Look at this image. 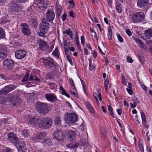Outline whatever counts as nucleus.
<instances>
[{
	"instance_id": "1",
	"label": "nucleus",
	"mask_w": 152,
	"mask_h": 152,
	"mask_svg": "<svg viewBox=\"0 0 152 152\" xmlns=\"http://www.w3.org/2000/svg\"><path fill=\"white\" fill-rule=\"evenodd\" d=\"M50 26L48 22L45 19L42 20L39 26V32H38L39 36L45 38V34L48 31Z\"/></svg>"
},
{
	"instance_id": "2",
	"label": "nucleus",
	"mask_w": 152,
	"mask_h": 152,
	"mask_svg": "<svg viewBox=\"0 0 152 152\" xmlns=\"http://www.w3.org/2000/svg\"><path fill=\"white\" fill-rule=\"evenodd\" d=\"M36 110L39 113L45 114L50 110V107L48 106L46 103L38 102L35 105Z\"/></svg>"
},
{
	"instance_id": "3",
	"label": "nucleus",
	"mask_w": 152,
	"mask_h": 152,
	"mask_svg": "<svg viewBox=\"0 0 152 152\" xmlns=\"http://www.w3.org/2000/svg\"><path fill=\"white\" fill-rule=\"evenodd\" d=\"M53 123V121L51 118L48 117H44L41 118L39 126L40 128L46 129L51 126Z\"/></svg>"
},
{
	"instance_id": "4",
	"label": "nucleus",
	"mask_w": 152,
	"mask_h": 152,
	"mask_svg": "<svg viewBox=\"0 0 152 152\" xmlns=\"http://www.w3.org/2000/svg\"><path fill=\"white\" fill-rule=\"evenodd\" d=\"M77 115L74 113L65 114L64 117L65 122L68 124L75 123L77 121Z\"/></svg>"
},
{
	"instance_id": "5",
	"label": "nucleus",
	"mask_w": 152,
	"mask_h": 152,
	"mask_svg": "<svg viewBox=\"0 0 152 152\" xmlns=\"http://www.w3.org/2000/svg\"><path fill=\"white\" fill-rule=\"evenodd\" d=\"M131 18L134 23L141 22L144 19L145 15L142 12H134L131 15Z\"/></svg>"
},
{
	"instance_id": "6",
	"label": "nucleus",
	"mask_w": 152,
	"mask_h": 152,
	"mask_svg": "<svg viewBox=\"0 0 152 152\" xmlns=\"http://www.w3.org/2000/svg\"><path fill=\"white\" fill-rule=\"evenodd\" d=\"M9 141L15 145L19 144V140L16 135L12 132L9 133L7 135Z\"/></svg>"
},
{
	"instance_id": "7",
	"label": "nucleus",
	"mask_w": 152,
	"mask_h": 152,
	"mask_svg": "<svg viewBox=\"0 0 152 152\" xmlns=\"http://www.w3.org/2000/svg\"><path fill=\"white\" fill-rule=\"evenodd\" d=\"M15 88V86L13 85H9L5 86L0 91V96L6 94L14 89Z\"/></svg>"
},
{
	"instance_id": "8",
	"label": "nucleus",
	"mask_w": 152,
	"mask_h": 152,
	"mask_svg": "<svg viewBox=\"0 0 152 152\" xmlns=\"http://www.w3.org/2000/svg\"><path fill=\"white\" fill-rule=\"evenodd\" d=\"M20 26L21 31L24 35L27 36L30 35L31 33V30L27 24L25 23H22Z\"/></svg>"
},
{
	"instance_id": "9",
	"label": "nucleus",
	"mask_w": 152,
	"mask_h": 152,
	"mask_svg": "<svg viewBox=\"0 0 152 152\" xmlns=\"http://www.w3.org/2000/svg\"><path fill=\"white\" fill-rule=\"evenodd\" d=\"M3 64L4 68L8 70L12 69L14 66V61L12 59H5L3 61Z\"/></svg>"
},
{
	"instance_id": "10",
	"label": "nucleus",
	"mask_w": 152,
	"mask_h": 152,
	"mask_svg": "<svg viewBox=\"0 0 152 152\" xmlns=\"http://www.w3.org/2000/svg\"><path fill=\"white\" fill-rule=\"evenodd\" d=\"M41 60L47 67H53L55 66L54 61L52 58H49L48 59L42 58Z\"/></svg>"
},
{
	"instance_id": "11",
	"label": "nucleus",
	"mask_w": 152,
	"mask_h": 152,
	"mask_svg": "<svg viewBox=\"0 0 152 152\" xmlns=\"http://www.w3.org/2000/svg\"><path fill=\"white\" fill-rule=\"evenodd\" d=\"M54 137L57 140L62 141L64 139V136L62 131L56 130L54 132Z\"/></svg>"
},
{
	"instance_id": "12",
	"label": "nucleus",
	"mask_w": 152,
	"mask_h": 152,
	"mask_svg": "<svg viewBox=\"0 0 152 152\" xmlns=\"http://www.w3.org/2000/svg\"><path fill=\"white\" fill-rule=\"evenodd\" d=\"M149 4L148 0H138L137 2L138 8L143 9L147 7Z\"/></svg>"
},
{
	"instance_id": "13",
	"label": "nucleus",
	"mask_w": 152,
	"mask_h": 152,
	"mask_svg": "<svg viewBox=\"0 0 152 152\" xmlns=\"http://www.w3.org/2000/svg\"><path fill=\"white\" fill-rule=\"evenodd\" d=\"M27 53L24 50H19L15 52V57L18 59H21L26 57Z\"/></svg>"
},
{
	"instance_id": "14",
	"label": "nucleus",
	"mask_w": 152,
	"mask_h": 152,
	"mask_svg": "<svg viewBox=\"0 0 152 152\" xmlns=\"http://www.w3.org/2000/svg\"><path fill=\"white\" fill-rule=\"evenodd\" d=\"M46 17L47 21L52 22L54 19L55 14L54 11L52 10H48L46 13Z\"/></svg>"
},
{
	"instance_id": "15",
	"label": "nucleus",
	"mask_w": 152,
	"mask_h": 152,
	"mask_svg": "<svg viewBox=\"0 0 152 152\" xmlns=\"http://www.w3.org/2000/svg\"><path fill=\"white\" fill-rule=\"evenodd\" d=\"M20 98L18 96L13 94L10 99V102L13 105L15 106L18 105L21 102Z\"/></svg>"
},
{
	"instance_id": "16",
	"label": "nucleus",
	"mask_w": 152,
	"mask_h": 152,
	"mask_svg": "<svg viewBox=\"0 0 152 152\" xmlns=\"http://www.w3.org/2000/svg\"><path fill=\"white\" fill-rule=\"evenodd\" d=\"M39 49L42 51H46L49 48V45L48 43L43 40H40L39 43Z\"/></svg>"
},
{
	"instance_id": "17",
	"label": "nucleus",
	"mask_w": 152,
	"mask_h": 152,
	"mask_svg": "<svg viewBox=\"0 0 152 152\" xmlns=\"http://www.w3.org/2000/svg\"><path fill=\"white\" fill-rule=\"evenodd\" d=\"M66 134L69 140L73 141L75 140L76 137V133L75 131L67 130Z\"/></svg>"
},
{
	"instance_id": "18",
	"label": "nucleus",
	"mask_w": 152,
	"mask_h": 152,
	"mask_svg": "<svg viewBox=\"0 0 152 152\" xmlns=\"http://www.w3.org/2000/svg\"><path fill=\"white\" fill-rule=\"evenodd\" d=\"M7 50L5 47H0V58L1 59L5 58L7 56Z\"/></svg>"
},
{
	"instance_id": "19",
	"label": "nucleus",
	"mask_w": 152,
	"mask_h": 152,
	"mask_svg": "<svg viewBox=\"0 0 152 152\" xmlns=\"http://www.w3.org/2000/svg\"><path fill=\"white\" fill-rule=\"evenodd\" d=\"M45 97L47 100L52 102L56 101L57 99V97L53 94H46L45 95Z\"/></svg>"
},
{
	"instance_id": "20",
	"label": "nucleus",
	"mask_w": 152,
	"mask_h": 152,
	"mask_svg": "<svg viewBox=\"0 0 152 152\" xmlns=\"http://www.w3.org/2000/svg\"><path fill=\"white\" fill-rule=\"evenodd\" d=\"M40 6V9L41 10H45L48 7V0H38Z\"/></svg>"
},
{
	"instance_id": "21",
	"label": "nucleus",
	"mask_w": 152,
	"mask_h": 152,
	"mask_svg": "<svg viewBox=\"0 0 152 152\" xmlns=\"http://www.w3.org/2000/svg\"><path fill=\"white\" fill-rule=\"evenodd\" d=\"M56 13L57 17L59 18L60 16L62 10V7L59 4H56L55 7Z\"/></svg>"
},
{
	"instance_id": "22",
	"label": "nucleus",
	"mask_w": 152,
	"mask_h": 152,
	"mask_svg": "<svg viewBox=\"0 0 152 152\" xmlns=\"http://www.w3.org/2000/svg\"><path fill=\"white\" fill-rule=\"evenodd\" d=\"M29 23L33 28L36 27L38 25L37 19L34 18H31L28 21Z\"/></svg>"
},
{
	"instance_id": "23",
	"label": "nucleus",
	"mask_w": 152,
	"mask_h": 152,
	"mask_svg": "<svg viewBox=\"0 0 152 152\" xmlns=\"http://www.w3.org/2000/svg\"><path fill=\"white\" fill-rule=\"evenodd\" d=\"M79 144L78 143L72 142L66 145L67 148L75 149L76 150V148L79 146Z\"/></svg>"
},
{
	"instance_id": "24",
	"label": "nucleus",
	"mask_w": 152,
	"mask_h": 152,
	"mask_svg": "<svg viewBox=\"0 0 152 152\" xmlns=\"http://www.w3.org/2000/svg\"><path fill=\"white\" fill-rule=\"evenodd\" d=\"M39 120V118H35L32 117L31 118L28 122V124L34 125H37L38 124V121Z\"/></svg>"
},
{
	"instance_id": "25",
	"label": "nucleus",
	"mask_w": 152,
	"mask_h": 152,
	"mask_svg": "<svg viewBox=\"0 0 152 152\" xmlns=\"http://www.w3.org/2000/svg\"><path fill=\"white\" fill-rule=\"evenodd\" d=\"M42 143L44 146L47 148L49 147L52 145V141L51 139L49 138H47L45 139Z\"/></svg>"
},
{
	"instance_id": "26",
	"label": "nucleus",
	"mask_w": 152,
	"mask_h": 152,
	"mask_svg": "<svg viewBox=\"0 0 152 152\" xmlns=\"http://www.w3.org/2000/svg\"><path fill=\"white\" fill-rule=\"evenodd\" d=\"M18 150V152H25L26 150L25 145L23 144L19 145Z\"/></svg>"
},
{
	"instance_id": "27",
	"label": "nucleus",
	"mask_w": 152,
	"mask_h": 152,
	"mask_svg": "<svg viewBox=\"0 0 152 152\" xmlns=\"http://www.w3.org/2000/svg\"><path fill=\"white\" fill-rule=\"evenodd\" d=\"M86 105L88 110L91 113H94V110L89 102H86Z\"/></svg>"
},
{
	"instance_id": "28",
	"label": "nucleus",
	"mask_w": 152,
	"mask_h": 152,
	"mask_svg": "<svg viewBox=\"0 0 152 152\" xmlns=\"http://www.w3.org/2000/svg\"><path fill=\"white\" fill-rule=\"evenodd\" d=\"M34 80L37 82H39L40 81L39 79L35 75H30L29 76V80L32 81Z\"/></svg>"
},
{
	"instance_id": "29",
	"label": "nucleus",
	"mask_w": 152,
	"mask_h": 152,
	"mask_svg": "<svg viewBox=\"0 0 152 152\" xmlns=\"http://www.w3.org/2000/svg\"><path fill=\"white\" fill-rule=\"evenodd\" d=\"M145 35L147 38L149 39L152 37V29H148L145 31Z\"/></svg>"
},
{
	"instance_id": "30",
	"label": "nucleus",
	"mask_w": 152,
	"mask_h": 152,
	"mask_svg": "<svg viewBox=\"0 0 152 152\" xmlns=\"http://www.w3.org/2000/svg\"><path fill=\"white\" fill-rule=\"evenodd\" d=\"M5 37L4 30L1 28H0V39L4 38Z\"/></svg>"
},
{
	"instance_id": "31",
	"label": "nucleus",
	"mask_w": 152,
	"mask_h": 152,
	"mask_svg": "<svg viewBox=\"0 0 152 152\" xmlns=\"http://www.w3.org/2000/svg\"><path fill=\"white\" fill-rule=\"evenodd\" d=\"M53 55L55 56V57L57 59H58L59 56L58 54V48H56L55 50L52 53Z\"/></svg>"
},
{
	"instance_id": "32",
	"label": "nucleus",
	"mask_w": 152,
	"mask_h": 152,
	"mask_svg": "<svg viewBox=\"0 0 152 152\" xmlns=\"http://www.w3.org/2000/svg\"><path fill=\"white\" fill-rule=\"evenodd\" d=\"M55 124L57 125H59L61 124V121L60 118L58 116L56 117L54 120Z\"/></svg>"
},
{
	"instance_id": "33",
	"label": "nucleus",
	"mask_w": 152,
	"mask_h": 152,
	"mask_svg": "<svg viewBox=\"0 0 152 152\" xmlns=\"http://www.w3.org/2000/svg\"><path fill=\"white\" fill-rule=\"evenodd\" d=\"M140 114L142 117V123L143 124H145L146 123V121L145 115L144 113L142 112H141Z\"/></svg>"
},
{
	"instance_id": "34",
	"label": "nucleus",
	"mask_w": 152,
	"mask_h": 152,
	"mask_svg": "<svg viewBox=\"0 0 152 152\" xmlns=\"http://www.w3.org/2000/svg\"><path fill=\"white\" fill-rule=\"evenodd\" d=\"M46 132H40L37 133V137L39 139H41L46 136Z\"/></svg>"
},
{
	"instance_id": "35",
	"label": "nucleus",
	"mask_w": 152,
	"mask_h": 152,
	"mask_svg": "<svg viewBox=\"0 0 152 152\" xmlns=\"http://www.w3.org/2000/svg\"><path fill=\"white\" fill-rule=\"evenodd\" d=\"M47 85L49 86V88L51 89H53L57 87V85L54 83H51L48 82L47 83Z\"/></svg>"
},
{
	"instance_id": "36",
	"label": "nucleus",
	"mask_w": 152,
	"mask_h": 152,
	"mask_svg": "<svg viewBox=\"0 0 152 152\" xmlns=\"http://www.w3.org/2000/svg\"><path fill=\"white\" fill-rule=\"evenodd\" d=\"M108 36L110 40H111L112 38V31L111 28L110 27H109L108 29Z\"/></svg>"
},
{
	"instance_id": "37",
	"label": "nucleus",
	"mask_w": 152,
	"mask_h": 152,
	"mask_svg": "<svg viewBox=\"0 0 152 152\" xmlns=\"http://www.w3.org/2000/svg\"><path fill=\"white\" fill-rule=\"evenodd\" d=\"M128 84L129 86L128 87L129 88H126V89L129 94L130 95H132L133 94V92L132 90V88L131 86V84L129 83H128Z\"/></svg>"
},
{
	"instance_id": "38",
	"label": "nucleus",
	"mask_w": 152,
	"mask_h": 152,
	"mask_svg": "<svg viewBox=\"0 0 152 152\" xmlns=\"http://www.w3.org/2000/svg\"><path fill=\"white\" fill-rule=\"evenodd\" d=\"M134 40L137 43L139 44V45L140 47L143 48V43L141 40L137 38H134Z\"/></svg>"
},
{
	"instance_id": "39",
	"label": "nucleus",
	"mask_w": 152,
	"mask_h": 152,
	"mask_svg": "<svg viewBox=\"0 0 152 152\" xmlns=\"http://www.w3.org/2000/svg\"><path fill=\"white\" fill-rule=\"evenodd\" d=\"M29 75L28 73L26 74L24 76L22 80V81L23 82H26L29 80Z\"/></svg>"
},
{
	"instance_id": "40",
	"label": "nucleus",
	"mask_w": 152,
	"mask_h": 152,
	"mask_svg": "<svg viewBox=\"0 0 152 152\" xmlns=\"http://www.w3.org/2000/svg\"><path fill=\"white\" fill-rule=\"evenodd\" d=\"M10 7L11 9L14 11L18 10V7L17 4H10Z\"/></svg>"
},
{
	"instance_id": "41",
	"label": "nucleus",
	"mask_w": 152,
	"mask_h": 152,
	"mask_svg": "<svg viewBox=\"0 0 152 152\" xmlns=\"http://www.w3.org/2000/svg\"><path fill=\"white\" fill-rule=\"evenodd\" d=\"M121 5V4L118 5V4H116V8L117 11L119 13H121L122 12V9Z\"/></svg>"
},
{
	"instance_id": "42",
	"label": "nucleus",
	"mask_w": 152,
	"mask_h": 152,
	"mask_svg": "<svg viewBox=\"0 0 152 152\" xmlns=\"http://www.w3.org/2000/svg\"><path fill=\"white\" fill-rule=\"evenodd\" d=\"M69 81L70 83L71 86L72 87H73V88L74 90L75 91H76V89L75 87V85L74 83L73 80H72V79L71 78H70L69 79Z\"/></svg>"
},
{
	"instance_id": "43",
	"label": "nucleus",
	"mask_w": 152,
	"mask_h": 152,
	"mask_svg": "<svg viewBox=\"0 0 152 152\" xmlns=\"http://www.w3.org/2000/svg\"><path fill=\"white\" fill-rule=\"evenodd\" d=\"M36 2L37 3L35 2L33 4V5L31 7V8L33 7H35L36 9H37L38 8L40 9V6H40V5L39 4V2Z\"/></svg>"
},
{
	"instance_id": "44",
	"label": "nucleus",
	"mask_w": 152,
	"mask_h": 152,
	"mask_svg": "<svg viewBox=\"0 0 152 152\" xmlns=\"http://www.w3.org/2000/svg\"><path fill=\"white\" fill-rule=\"evenodd\" d=\"M147 43L149 46V49L150 52L152 53V41L150 40L147 41Z\"/></svg>"
},
{
	"instance_id": "45",
	"label": "nucleus",
	"mask_w": 152,
	"mask_h": 152,
	"mask_svg": "<svg viewBox=\"0 0 152 152\" xmlns=\"http://www.w3.org/2000/svg\"><path fill=\"white\" fill-rule=\"evenodd\" d=\"M6 124H8L6 119L4 118L1 121V126H5Z\"/></svg>"
},
{
	"instance_id": "46",
	"label": "nucleus",
	"mask_w": 152,
	"mask_h": 152,
	"mask_svg": "<svg viewBox=\"0 0 152 152\" xmlns=\"http://www.w3.org/2000/svg\"><path fill=\"white\" fill-rule=\"evenodd\" d=\"M89 69L91 70H92L95 68V66L93 65H92V61L91 60H89Z\"/></svg>"
},
{
	"instance_id": "47",
	"label": "nucleus",
	"mask_w": 152,
	"mask_h": 152,
	"mask_svg": "<svg viewBox=\"0 0 152 152\" xmlns=\"http://www.w3.org/2000/svg\"><path fill=\"white\" fill-rule=\"evenodd\" d=\"M109 84V81L108 80L106 79L104 81V88L105 89L106 91L107 92V87L108 86V85Z\"/></svg>"
},
{
	"instance_id": "48",
	"label": "nucleus",
	"mask_w": 152,
	"mask_h": 152,
	"mask_svg": "<svg viewBox=\"0 0 152 152\" xmlns=\"http://www.w3.org/2000/svg\"><path fill=\"white\" fill-rule=\"evenodd\" d=\"M22 134L25 137H28V131L26 130H23L22 131Z\"/></svg>"
},
{
	"instance_id": "49",
	"label": "nucleus",
	"mask_w": 152,
	"mask_h": 152,
	"mask_svg": "<svg viewBox=\"0 0 152 152\" xmlns=\"http://www.w3.org/2000/svg\"><path fill=\"white\" fill-rule=\"evenodd\" d=\"M70 28H68L67 29H66L65 31L63 32V34H66L67 35H68L69 33H70L71 31Z\"/></svg>"
},
{
	"instance_id": "50",
	"label": "nucleus",
	"mask_w": 152,
	"mask_h": 152,
	"mask_svg": "<svg viewBox=\"0 0 152 152\" xmlns=\"http://www.w3.org/2000/svg\"><path fill=\"white\" fill-rule=\"evenodd\" d=\"M66 57L67 60L70 63V64L72 65V62L71 56H69V55H67Z\"/></svg>"
},
{
	"instance_id": "51",
	"label": "nucleus",
	"mask_w": 152,
	"mask_h": 152,
	"mask_svg": "<svg viewBox=\"0 0 152 152\" xmlns=\"http://www.w3.org/2000/svg\"><path fill=\"white\" fill-rule=\"evenodd\" d=\"M100 132L102 134L105 135L106 134V129L104 128H102L100 129Z\"/></svg>"
},
{
	"instance_id": "52",
	"label": "nucleus",
	"mask_w": 152,
	"mask_h": 152,
	"mask_svg": "<svg viewBox=\"0 0 152 152\" xmlns=\"http://www.w3.org/2000/svg\"><path fill=\"white\" fill-rule=\"evenodd\" d=\"M67 16V15L66 13H64L62 15L61 17L62 20L63 21H64L66 19Z\"/></svg>"
},
{
	"instance_id": "53",
	"label": "nucleus",
	"mask_w": 152,
	"mask_h": 152,
	"mask_svg": "<svg viewBox=\"0 0 152 152\" xmlns=\"http://www.w3.org/2000/svg\"><path fill=\"white\" fill-rule=\"evenodd\" d=\"M117 36L118 40L121 42H123V39L120 36L119 34H117Z\"/></svg>"
},
{
	"instance_id": "54",
	"label": "nucleus",
	"mask_w": 152,
	"mask_h": 152,
	"mask_svg": "<svg viewBox=\"0 0 152 152\" xmlns=\"http://www.w3.org/2000/svg\"><path fill=\"white\" fill-rule=\"evenodd\" d=\"M122 82L124 85H126L127 83V81L125 80V77L123 75L122 76Z\"/></svg>"
},
{
	"instance_id": "55",
	"label": "nucleus",
	"mask_w": 152,
	"mask_h": 152,
	"mask_svg": "<svg viewBox=\"0 0 152 152\" xmlns=\"http://www.w3.org/2000/svg\"><path fill=\"white\" fill-rule=\"evenodd\" d=\"M139 147L140 150L142 152L144 151V148L143 145L142 143H140L139 144Z\"/></svg>"
},
{
	"instance_id": "56",
	"label": "nucleus",
	"mask_w": 152,
	"mask_h": 152,
	"mask_svg": "<svg viewBox=\"0 0 152 152\" xmlns=\"http://www.w3.org/2000/svg\"><path fill=\"white\" fill-rule=\"evenodd\" d=\"M127 61L128 62L132 63L133 62V60L129 56L127 57Z\"/></svg>"
},
{
	"instance_id": "57",
	"label": "nucleus",
	"mask_w": 152,
	"mask_h": 152,
	"mask_svg": "<svg viewBox=\"0 0 152 152\" xmlns=\"http://www.w3.org/2000/svg\"><path fill=\"white\" fill-rule=\"evenodd\" d=\"M81 41L82 44L84 45L85 43V40L83 36H82L81 37Z\"/></svg>"
},
{
	"instance_id": "58",
	"label": "nucleus",
	"mask_w": 152,
	"mask_h": 152,
	"mask_svg": "<svg viewBox=\"0 0 152 152\" xmlns=\"http://www.w3.org/2000/svg\"><path fill=\"white\" fill-rule=\"evenodd\" d=\"M69 14L70 16H71L72 17H74L75 16V13L73 11H70Z\"/></svg>"
},
{
	"instance_id": "59",
	"label": "nucleus",
	"mask_w": 152,
	"mask_h": 152,
	"mask_svg": "<svg viewBox=\"0 0 152 152\" xmlns=\"http://www.w3.org/2000/svg\"><path fill=\"white\" fill-rule=\"evenodd\" d=\"M130 105L131 107L132 108H134L137 106V103L136 102H134L133 104H132V103H130Z\"/></svg>"
},
{
	"instance_id": "60",
	"label": "nucleus",
	"mask_w": 152,
	"mask_h": 152,
	"mask_svg": "<svg viewBox=\"0 0 152 152\" xmlns=\"http://www.w3.org/2000/svg\"><path fill=\"white\" fill-rule=\"evenodd\" d=\"M3 151L5 152H12V150L10 148H6Z\"/></svg>"
},
{
	"instance_id": "61",
	"label": "nucleus",
	"mask_w": 152,
	"mask_h": 152,
	"mask_svg": "<svg viewBox=\"0 0 152 152\" xmlns=\"http://www.w3.org/2000/svg\"><path fill=\"white\" fill-rule=\"evenodd\" d=\"M80 81L81 82L82 84L83 87V89L85 90V83L84 81L82 80V79H80Z\"/></svg>"
},
{
	"instance_id": "62",
	"label": "nucleus",
	"mask_w": 152,
	"mask_h": 152,
	"mask_svg": "<svg viewBox=\"0 0 152 152\" xmlns=\"http://www.w3.org/2000/svg\"><path fill=\"white\" fill-rule=\"evenodd\" d=\"M112 0H107L108 2V6L109 7H112Z\"/></svg>"
},
{
	"instance_id": "63",
	"label": "nucleus",
	"mask_w": 152,
	"mask_h": 152,
	"mask_svg": "<svg viewBox=\"0 0 152 152\" xmlns=\"http://www.w3.org/2000/svg\"><path fill=\"white\" fill-rule=\"evenodd\" d=\"M126 33L128 35L130 36L132 35V33L130 31L129 29L126 30Z\"/></svg>"
},
{
	"instance_id": "64",
	"label": "nucleus",
	"mask_w": 152,
	"mask_h": 152,
	"mask_svg": "<svg viewBox=\"0 0 152 152\" xmlns=\"http://www.w3.org/2000/svg\"><path fill=\"white\" fill-rule=\"evenodd\" d=\"M117 112L119 115H121L122 113V110L121 109H117Z\"/></svg>"
}]
</instances>
